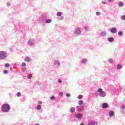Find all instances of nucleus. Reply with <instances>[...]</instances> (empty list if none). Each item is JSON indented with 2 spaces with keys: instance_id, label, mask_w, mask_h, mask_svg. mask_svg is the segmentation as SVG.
<instances>
[{
  "instance_id": "nucleus-1",
  "label": "nucleus",
  "mask_w": 125,
  "mask_h": 125,
  "mask_svg": "<svg viewBox=\"0 0 125 125\" xmlns=\"http://www.w3.org/2000/svg\"><path fill=\"white\" fill-rule=\"evenodd\" d=\"M40 21H42V23H45V24H49L52 22V20L50 19H48L46 15L42 16L40 19Z\"/></svg>"
},
{
  "instance_id": "nucleus-2",
  "label": "nucleus",
  "mask_w": 125,
  "mask_h": 125,
  "mask_svg": "<svg viewBox=\"0 0 125 125\" xmlns=\"http://www.w3.org/2000/svg\"><path fill=\"white\" fill-rule=\"evenodd\" d=\"M7 57V52L4 51H0V60H3Z\"/></svg>"
},
{
  "instance_id": "nucleus-3",
  "label": "nucleus",
  "mask_w": 125,
  "mask_h": 125,
  "mask_svg": "<svg viewBox=\"0 0 125 125\" xmlns=\"http://www.w3.org/2000/svg\"><path fill=\"white\" fill-rule=\"evenodd\" d=\"M9 110H10V106H9V104H5L3 105L2 108V111H3V112L6 113L8 112Z\"/></svg>"
},
{
  "instance_id": "nucleus-4",
  "label": "nucleus",
  "mask_w": 125,
  "mask_h": 125,
  "mask_svg": "<svg viewBox=\"0 0 125 125\" xmlns=\"http://www.w3.org/2000/svg\"><path fill=\"white\" fill-rule=\"evenodd\" d=\"M73 34L77 37L81 36V34H82V31H81V28H80V27L75 28Z\"/></svg>"
},
{
  "instance_id": "nucleus-5",
  "label": "nucleus",
  "mask_w": 125,
  "mask_h": 125,
  "mask_svg": "<svg viewBox=\"0 0 125 125\" xmlns=\"http://www.w3.org/2000/svg\"><path fill=\"white\" fill-rule=\"evenodd\" d=\"M98 92L100 93V96H101V97H105V96H106V92L104 91L102 88L98 89Z\"/></svg>"
},
{
  "instance_id": "nucleus-6",
  "label": "nucleus",
  "mask_w": 125,
  "mask_h": 125,
  "mask_svg": "<svg viewBox=\"0 0 125 125\" xmlns=\"http://www.w3.org/2000/svg\"><path fill=\"white\" fill-rule=\"evenodd\" d=\"M81 64H83V65H85V64H86V63L88 62V60L85 58H83L81 60Z\"/></svg>"
},
{
  "instance_id": "nucleus-7",
  "label": "nucleus",
  "mask_w": 125,
  "mask_h": 125,
  "mask_svg": "<svg viewBox=\"0 0 125 125\" xmlns=\"http://www.w3.org/2000/svg\"><path fill=\"white\" fill-rule=\"evenodd\" d=\"M110 31L112 34H116V33H118V30H117V28L116 27L110 28Z\"/></svg>"
},
{
  "instance_id": "nucleus-8",
  "label": "nucleus",
  "mask_w": 125,
  "mask_h": 125,
  "mask_svg": "<svg viewBox=\"0 0 125 125\" xmlns=\"http://www.w3.org/2000/svg\"><path fill=\"white\" fill-rule=\"evenodd\" d=\"M107 41L109 42H115V39L113 37H108Z\"/></svg>"
},
{
  "instance_id": "nucleus-9",
  "label": "nucleus",
  "mask_w": 125,
  "mask_h": 125,
  "mask_svg": "<svg viewBox=\"0 0 125 125\" xmlns=\"http://www.w3.org/2000/svg\"><path fill=\"white\" fill-rule=\"evenodd\" d=\"M54 65L56 67H59V66H60V62L59 61H55L54 62Z\"/></svg>"
},
{
  "instance_id": "nucleus-10",
  "label": "nucleus",
  "mask_w": 125,
  "mask_h": 125,
  "mask_svg": "<svg viewBox=\"0 0 125 125\" xmlns=\"http://www.w3.org/2000/svg\"><path fill=\"white\" fill-rule=\"evenodd\" d=\"M83 106H77V110L78 111V112H82V111H83Z\"/></svg>"
},
{
  "instance_id": "nucleus-11",
  "label": "nucleus",
  "mask_w": 125,
  "mask_h": 125,
  "mask_svg": "<svg viewBox=\"0 0 125 125\" xmlns=\"http://www.w3.org/2000/svg\"><path fill=\"white\" fill-rule=\"evenodd\" d=\"M28 43L29 45H30V46H32V45H34V40H29L28 42Z\"/></svg>"
},
{
  "instance_id": "nucleus-12",
  "label": "nucleus",
  "mask_w": 125,
  "mask_h": 125,
  "mask_svg": "<svg viewBox=\"0 0 125 125\" xmlns=\"http://www.w3.org/2000/svg\"><path fill=\"white\" fill-rule=\"evenodd\" d=\"M108 105L107 103H104L103 104L102 107L104 109H106V108H108Z\"/></svg>"
},
{
  "instance_id": "nucleus-13",
  "label": "nucleus",
  "mask_w": 125,
  "mask_h": 125,
  "mask_svg": "<svg viewBox=\"0 0 125 125\" xmlns=\"http://www.w3.org/2000/svg\"><path fill=\"white\" fill-rule=\"evenodd\" d=\"M116 68L117 70H121V69H123V65L121 64H118L117 65Z\"/></svg>"
},
{
  "instance_id": "nucleus-14",
  "label": "nucleus",
  "mask_w": 125,
  "mask_h": 125,
  "mask_svg": "<svg viewBox=\"0 0 125 125\" xmlns=\"http://www.w3.org/2000/svg\"><path fill=\"white\" fill-rule=\"evenodd\" d=\"M31 61L32 59L29 57H26L25 58V61H26V62H31Z\"/></svg>"
},
{
  "instance_id": "nucleus-15",
  "label": "nucleus",
  "mask_w": 125,
  "mask_h": 125,
  "mask_svg": "<svg viewBox=\"0 0 125 125\" xmlns=\"http://www.w3.org/2000/svg\"><path fill=\"white\" fill-rule=\"evenodd\" d=\"M124 2L120 1L118 3V6H119V7H123V6H124Z\"/></svg>"
},
{
  "instance_id": "nucleus-16",
  "label": "nucleus",
  "mask_w": 125,
  "mask_h": 125,
  "mask_svg": "<svg viewBox=\"0 0 125 125\" xmlns=\"http://www.w3.org/2000/svg\"><path fill=\"white\" fill-rule=\"evenodd\" d=\"M100 36H102V37H105L106 35H107V33L105 32H102L100 33Z\"/></svg>"
},
{
  "instance_id": "nucleus-17",
  "label": "nucleus",
  "mask_w": 125,
  "mask_h": 125,
  "mask_svg": "<svg viewBox=\"0 0 125 125\" xmlns=\"http://www.w3.org/2000/svg\"><path fill=\"white\" fill-rule=\"evenodd\" d=\"M76 110V108H75V107H72L70 109V111L71 112V113H74L75 112V111Z\"/></svg>"
},
{
  "instance_id": "nucleus-18",
  "label": "nucleus",
  "mask_w": 125,
  "mask_h": 125,
  "mask_svg": "<svg viewBox=\"0 0 125 125\" xmlns=\"http://www.w3.org/2000/svg\"><path fill=\"white\" fill-rule=\"evenodd\" d=\"M110 117H113V116H114V112L112 111V110H111L109 112V114Z\"/></svg>"
},
{
  "instance_id": "nucleus-19",
  "label": "nucleus",
  "mask_w": 125,
  "mask_h": 125,
  "mask_svg": "<svg viewBox=\"0 0 125 125\" xmlns=\"http://www.w3.org/2000/svg\"><path fill=\"white\" fill-rule=\"evenodd\" d=\"M76 118H78L79 119H80V118H82L83 117V115L81 114H78L76 115Z\"/></svg>"
},
{
  "instance_id": "nucleus-20",
  "label": "nucleus",
  "mask_w": 125,
  "mask_h": 125,
  "mask_svg": "<svg viewBox=\"0 0 125 125\" xmlns=\"http://www.w3.org/2000/svg\"><path fill=\"white\" fill-rule=\"evenodd\" d=\"M62 16V13L61 12H58L57 13V16H58L59 17Z\"/></svg>"
},
{
  "instance_id": "nucleus-21",
  "label": "nucleus",
  "mask_w": 125,
  "mask_h": 125,
  "mask_svg": "<svg viewBox=\"0 0 125 125\" xmlns=\"http://www.w3.org/2000/svg\"><path fill=\"white\" fill-rule=\"evenodd\" d=\"M58 19H59V20H63L64 17L62 16H60V17H58Z\"/></svg>"
},
{
  "instance_id": "nucleus-22",
  "label": "nucleus",
  "mask_w": 125,
  "mask_h": 125,
  "mask_svg": "<svg viewBox=\"0 0 125 125\" xmlns=\"http://www.w3.org/2000/svg\"><path fill=\"white\" fill-rule=\"evenodd\" d=\"M124 35V33L122 31H119L118 32V35L120 37H122V36H123Z\"/></svg>"
},
{
  "instance_id": "nucleus-23",
  "label": "nucleus",
  "mask_w": 125,
  "mask_h": 125,
  "mask_svg": "<svg viewBox=\"0 0 125 125\" xmlns=\"http://www.w3.org/2000/svg\"><path fill=\"white\" fill-rule=\"evenodd\" d=\"M108 62L110 64H113V63H114V60H113V59H109L108 60Z\"/></svg>"
},
{
  "instance_id": "nucleus-24",
  "label": "nucleus",
  "mask_w": 125,
  "mask_h": 125,
  "mask_svg": "<svg viewBox=\"0 0 125 125\" xmlns=\"http://www.w3.org/2000/svg\"><path fill=\"white\" fill-rule=\"evenodd\" d=\"M10 64H9L8 63H6L4 65V67H5V68H8L10 67Z\"/></svg>"
},
{
  "instance_id": "nucleus-25",
  "label": "nucleus",
  "mask_w": 125,
  "mask_h": 125,
  "mask_svg": "<svg viewBox=\"0 0 125 125\" xmlns=\"http://www.w3.org/2000/svg\"><path fill=\"white\" fill-rule=\"evenodd\" d=\"M32 77H33V75L32 74H29L27 75L28 79H32Z\"/></svg>"
},
{
  "instance_id": "nucleus-26",
  "label": "nucleus",
  "mask_w": 125,
  "mask_h": 125,
  "mask_svg": "<svg viewBox=\"0 0 125 125\" xmlns=\"http://www.w3.org/2000/svg\"><path fill=\"white\" fill-rule=\"evenodd\" d=\"M83 29L85 30V31H87V30L89 29V26H84Z\"/></svg>"
},
{
  "instance_id": "nucleus-27",
  "label": "nucleus",
  "mask_w": 125,
  "mask_h": 125,
  "mask_svg": "<svg viewBox=\"0 0 125 125\" xmlns=\"http://www.w3.org/2000/svg\"><path fill=\"white\" fill-rule=\"evenodd\" d=\"M79 105H83V100H81L79 101Z\"/></svg>"
},
{
  "instance_id": "nucleus-28",
  "label": "nucleus",
  "mask_w": 125,
  "mask_h": 125,
  "mask_svg": "<svg viewBox=\"0 0 125 125\" xmlns=\"http://www.w3.org/2000/svg\"><path fill=\"white\" fill-rule=\"evenodd\" d=\"M8 73V70H3V74L4 75H7Z\"/></svg>"
},
{
  "instance_id": "nucleus-29",
  "label": "nucleus",
  "mask_w": 125,
  "mask_h": 125,
  "mask_svg": "<svg viewBox=\"0 0 125 125\" xmlns=\"http://www.w3.org/2000/svg\"><path fill=\"white\" fill-rule=\"evenodd\" d=\"M96 15H97V16H100V15H101V13L100 12H97L96 13Z\"/></svg>"
},
{
  "instance_id": "nucleus-30",
  "label": "nucleus",
  "mask_w": 125,
  "mask_h": 125,
  "mask_svg": "<svg viewBox=\"0 0 125 125\" xmlns=\"http://www.w3.org/2000/svg\"><path fill=\"white\" fill-rule=\"evenodd\" d=\"M37 109L38 110H41V109H42V106L41 105H38L37 106Z\"/></svg>"
},
{
  "instance_id": "nucleus-31",
  "label": "nucleus",
  "mask_w": 125,
  "mask_h": 125,
  "mask_svg": "<svg viewBox=\"0 0 125 125\" xmlns=\"http://www.w3.org/2000/svg\"><path fill=\"white\" fill-rule=\"evenodd\" d=\"M78 99H83V95H80L79 96H78Z\"/></svg>"
},
{
  "instance_id": "nucleus-32",
  "label": "nucleus",
  "mask_w": 125,
  "mask_h": 125,
  "mask_svg": "<svg viewBox=\"0 0 125 125\" xmlns=\"http://www.w3.org/2000/svg\"><path fill=\"white\" fill-rule=\"evenodd\" d=\"M22 67H26V63L25 62H22L21 64Z\"/></svg>"
},
{
  "instance_id": "nucleus-33",
  "label": "nucleus",
  "mask_w": 125,
  "mask_h": 125,
  "mask_svg": "<svg viewBox=\"0 0 125 125\" xmlns=\"http://www.w3.org/2000/svg\"><path fill=\"white\" fill-rule=\"evenodd\" d=\"M88 125H95V123L93 122H90L88 124Z\"/></svg>"
},
{
  "instance_id": "nucleus-34",
  "label": "nucleus",
  "mask_w": 125,
  "mask_h": 125,
  "mask_svg": "<svg viewBox=\"0 0 125 125\" xmlns=\"http://www.w3.org/2000/svg\"><path fill=\"white\" fill-rule=\"evenodd\" d=\"M121 19H122V20H125V15H123L121 17Z\"/></svg>"
},
{
  "instance_id": "nucleus-35",
  "label": "nucleus",
  "mask_w": 125,
  "mask_h": 125,
  "mask_svg": "<svg viewBox=\"0 0 125 125\" xmlns=\"http://www.w3.org/2000/svg\"><path fill=\"white\" fill-rule=\"evenodd\" d=\"M50 99H51V100H55V97L52 96L51 97Z\"/></svg>"
},
{
  "instance_id": "nucleus-36",
  "label": "nucleus",
  "mask_w": 125,
  "mask_h": 125,
  "mask_svg": "<svg viewBox=\"0 0 125 125\" xmlns=\"http://www.w3.org/2000/svg\"><path fill=\"white\" fill-rule=\"evenodd\" d=\"M17 96L19 97V96H21V92H18L17 94Z\"/></svg>"
},
{
  "instance_id": "nucleus-37",
  "label": "nucleus",
  "mask_w": 125,
  "mask_h": 125,
  "mask_svg": "<svg viewBox=\"0 0 125 125\" xmlns=\"http://www.w3.org/2000/svg\"><path fill=\"white\" fill-rule=\"evenodd\" d=\"M102 3H103V4H106V2L105 1H102Z\"/></svg>"
},
{
  "instance_id": "nucleus-38",
  "label": "nucleus",
  "mask_w": 125,
  "mask_h": 125,
  "mask_svg": "<svg viewBox=\"0 0 125 125\" xmlns=\"http://www.w3.org/2000/svg\"><path fill=\"white\" fill-rule=\"evenodd\" d=\"M38 104H42V101H38Z\"/></svg>"
},
{
  "instance_id": "nucleus-39",
  "label": "nucleus",
  "mask_w": 125,
  "mask_h": 125,
  "mask_svg": "<svg viewBox=\"0 0 125 125\" xmlns=\"http://www.w3.org/2000/svg\"><path fill=\"white\" fill-rule=\"evenodd\" d=\"M7 6H10V3H9V2H7Z\"/></svg>"
},
{
  "instance_id": "nucleus-40",
  "label": "nucleus",
  "mask_w": 125,
  "mask_h": 125,
  "mask_svg": "<svg viewBox=\"0 0 125 125\" xmlns=\"http://www.w3.org/2000/svg\"><path fill=\"white\" fill-rule=\"evenodd\" d=\"M108 1H110V2H113L114 1V0H108Z\"/></svg>"
},
{
  "instance_id": "nucleus-41",
  "label": "nucleus",
  "mask_w": 125,
  "mask_h": 125,
  "mask_svg": "<svg viewBox=\"0 0 125 125\" xmlns=\"http://www.w3.org/2000/svg\"><path fill=\"white\" fill-rule=\"evenodd\" d=\"M70 94H66V96L67 97H69V96H70Z\"/></svg>"
},
{
  "instance_id": "nucleus-42",
  "label": "nucleus",
  "mask_w": 125,
  "mask_h": 125,
  "mask_svg": "<svg viewBox=\"0 0 125 125\" xmlns=\"http://www.w3.org/2000/svg\"><path fill=\"white\" fill-rule=\"evenodd\" d=\"M10 71H12V70H13V67H10Z\"/></svg>"
},
{
  "instance_id": "nucleus-43",
  "label": "nucleus",
  "mask_w": 125,
  "mask_h": 125,
  "mask_svg": "<svg viewBox=\"0 0 125 125\" xmlns=\"http://www.w3.org/2000/svg\"><path fill=\"white\" fill-rule=\"evenodd\" d=\"M59 82H60V83H62V81L60 79L59 80Z\"/></svg>"
},
{
  "instance_id": "nucleus-44",
  "label": "nucleus",
  "mask_w": 125,
  "mask_h": 125,
  "mask_svg": "<svg viewBox=\"0 0 125 125\" xmlns=\"http://www.w3.org/2000/svg\"><path fill=\"white\" fill-rule=\"evenodd\" d=\"M60 95H63V93L62 92L60 93Z\"/></svg>"
},
{
  "instance_id": "nucleus-45",
  "label": "nucleus",
  "mask_w": 125,
  "mask_h": 125,
  "mask_svg": "<svg viewBox=\"0 0 125 125\" xmlns=\"http://www.w3.org/2000/svg\"><path fill=\"white\" fill-rule=\"evenodd\" d=\"M122 109H125V106H122Z\"/></svg>"
},
{
  "instance_id": "nucleus-46",
  "label": "nucleus",
  "mask_w": 125,
  "mask_h": 125,
  "mask_svg": "<svg viewBox=\"0 0 125 125\" xmlns=\"http://www.w3.org/2000/svg\"><path fill=\"white\" fill-rule=\"evenodd\" d=\"M14 66H17V64H15Z\"/></svg>"
},
{
  "instance_id": "nucleus-47",
  "label": "nucleus",
  "mask_w": 125,
  "mask_h": 125,
  "mask_svg": "<svg viewBox=\"0 0 125 125\" xmlns=\"http://www.w3.org/2000/svg\"><path fill=\"white\" fill-rule=\"evenodd\" d=\"M80 125H84V124H81Z\"/></svg>"
}]
</instances>
